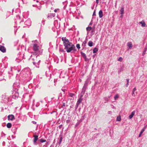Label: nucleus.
<instances>
[{
  "label": "nucleus",
  "mask_w": 147,
  "mask_h": 147,
  "mask_svg": "<svg viewBox=\"0 0 147 147\" xmlns=\"http://www.w3.org/2000/svg\"><path fill=\"white\" fill-rule=\"evenodd\" d=\"M96 13H95V11L94 10L93 13V16H96Z\"/></svg>",
  "instance_id": "obj_53"
},
{
  "label": "nucleus",
  "mask_w": 147,
  "mask_h": 147,
  "mask_svg": "<svg viewBox=\"0 0 147 147\" xmlns=\"http://www.w3.org/2000/svg\"><path fill=\"white\" fill-rule=\"evenodd\" d=\"M93 43L92 41H89L88 43V45L89 47H92L93 46Z\"/></svg>",
  "instance_id": "obj_26"
},
{
  "label": "nucleus",
  "mask_w": 147,
  "mask_h": 147,
  "mask_svg": "<svg viewBox=\"0 0 147 147\" xmlns=\"http://www.w3.org/2000/svg\"><path fill=\"white\" fill-rule=\"evenodd\" d=\"M127 46L130 49L132 47V45L131 42H129L127 43Z\"/></svg>",
  "instance_id": "obj_19"
},
{
  "label": "nucleus",
  "mask_w": 147,
  "mask_h": 147,
  "mask_svg": "<svg viewBox=\"0 0 147 147\" xmlns=\"http://www.w3.org/2000/svg\"><path fill=\"white\" fill-rule=\"evenodd\" d=\"M83 119H81L77 123V125L79 124L80 122H82V121L83 120Z\"/></svg>",
  "instance_id": "obj_42"
},
{
  "label": "nucleus",
  "mask_w": 147,
  "mask_h": 147,
  "mask_svg": "<svg viewBox=\"0 0 147 147\" xmlns=\"http://www.w3.org/2000/svg\"><path fill=\"white\" fill-rule=\"evenodd\" d=\"M136 90V87H135L134 88L133 90V91H135Z\"/></svg>",
  "instance_id": "obj_54"
},
{
  "label": "nucleus",
  "mask_w": 147,
  "mask_h": 147,
  "mask_svg": "<svg viewBox=\"0 0 147 147\" xmlns=\"http://www.w3.org/2000/svg\"><path fill=\"white\" fill-rule=\"evenodd\" d=\"M123 67H122L120 68V70L118 71L119 74L121 72L123 71Z\"/></svg>",
  "instance_id": "obj_39"
},
{
  "label": "nucleus",
  "mask_w": 147,
  "mask_h": 147,
  "mask_svg": "<svg viewBox=\"0 0 147 147\" xmlns=\"http://www.w3.org/2000/svg\"><path fill=\"white\" fill-rule=\"evenodd\" d=\"M86 43L87 42L86 41H84L83 42L82 45V46L83 47V49H84V48L86 46Z\"/></svg>",
  "instance_id": "obj_27"
},
{
  "label": "nucleus",
  "mask_w": 147,
  "mask_h": 147,
  "mask_svg": "<svg viewBox=\"0 0 147 147\" xmlns=\"http://www.w3.org/2000/svg\"><path fill=\"white\" fill-rule=\"evenodd\" d=\"M61 90L63 91L64 92H65V91L66 90L64 88H62L61 89Z\"/></svg>",
  "instance_id": "obj_49"
},
{
  "label": "nucleus",
  "mask_w": 147,
  "mask_h": 147,
  "mask_svg": "<svg viewBox=\"0 0 147 147\" xmlns=\"http://www.w3.org/2000/svg\"><path fill=\"white\" fill-rule=\"evenodd\" d=\"M76 47L78 49H80V45L79 44H77L76 45Z\"/></svg>",
  "instance_id": "obj_40"
},
{
  "label": "nucleus",
  "mask_w": 147,
  "mask_h": 147,
  "mask_svg": "<svg viewBox=\"0 0 147 147\" xmlns=\"http://www.w3.org/2000/svg\"><path fill=\"white\" fill-rule=\"evenodd\" d=\"M91 79V78H88L86 81L85 82V83L84 84V86H86L87 87L88 84H90V80Z\"/></svg>",
  "instance_id": "obj_7"
},
{
  "label": "nucleus",
  "mask_w": 147,
  "mask_h": 147,
  "mask_svg": "<svg viewBox=\"0 0 147 147\" xmlns=\"http://www.w3.org/2000/svg\"><path fill=\"white\" fill-rule=\"evenodd\" d=\"M59 9H55L54 10V12H57V10H59Z\"/></svg>",
  "instance_id": "obj_50"
},
{
  "label": "nucleus",
  "mask_w": 147,
  "mask_h": 147,
  "mask_svg": "<svg viewBox=\"0 0 147 147\" xmlns=\"http://www.w3.org/2000/svg\"><path fill=\"white\" fill-rule=\"evenodd\" d=\"M11 12L10 11H7L6 13V15L7 16V17H8L11 14Z\"/></svg>",
  "instance_id": "obj_29"
},
{
  "label": "nucleus",
  "mask_w": 147,
  "mask_h": 147,
  "mask_svg": "<svg viewBox=\"0 0 147 147\" xmlns=\"http://www.w3.org/2000/svg\"><path fill=\"white\" fill-rule=\"evenodd\" d=\"M36 1V3L35 5H36L37 7H40V3L39 2V1Z\"/></svg>",
  "instance_id": "obj_22"
},
{
  "label": "nucleus",
  "mask_w": 147,
  "mask_h": 147,
  "mask_svg": "<svg viewBox=\"0 0 147 147\" xmlns=\"http://www.w3.org/2000/svg\"><path fill=\"white\" fill-rule=\"evenodd\" d=\"M92 24H93V21H92V20H91L90 23L89 25H92Z\"/></svg>",
  "instance_id": "obj_51"
},
{
  "label": "nucleus",
  "mask_w": 147,
  "mask_h": 147,
  "mask_svg": "<svg viewBox=\"0 0 147 147\" xmlns=\"http://www.w3.org/2000/svg\"><path fill=\"white\" fill-rule=\"evenodd\" d=\"M73 107V105L71 106H70V108H72Z\"/></svg>",
  "instance_id": "obj_60"
},
{
  "label": "nucleus",
  "mask_w": 147,
  "mask_h": 147,
  "mask_svg": "<svg viewBox=\"0 0 147 147\" xmlns=\"http://www.w3.org/2000/svg\"><path fill=\"white\" fill-rule=\"evenodd\" d=\"M57 80H55H55H54V82H55H55H56V81H57Z\"/></svg>",
  "instance_id": "obj_64"
},
{
  "label": "nucleus",
  "mask_w": 147,
  "mask_h": 147,
  "mask_svg": "<svg viewBox=\"0 0 147 147\" xmlns=\"http://www.w3.org/2000/svg\"><path fill=\"white\" fill-rule=\"evenodd\" d=\"M145 127H144L143 129H142L140 134H139V137H140V136H141V135L142 134V133L144 132V131L145 130Z\"/></svg>",
  "instance_id": "obj_23"
},
{
  "label": "nucleus",
  "mask_w": 147,
  "mask_h": 147,
  "mask_svg": "<svg viewBox=\"0 0 147 147\" xmlns=\"http://www.w3.org/2000/svg\"><path fill=\"white\" fill-rule=\"evenodd\" d=\"M59 51L60 52H61V53H63V52H65L64 50L63 49H61V48H59Z\"/></svg>",
  "instance_id": "obj_36"
},
{
  "label": "nucleus",
  "mask_w": 147,
  "mask_h": 147,
  "mask_svg": "<svg viewBox=\"0 0 147 147\" xmlns=\"http://www.w3.org/2000/svg\"><path fill=\"white\" fill-rule=\"evenodd\" d=\"M92 29V27L91 26H88L86 28V30L87 31H89Z\"/></svg>",
  "instance_id": "obj_30"
},
{
  "label": "nucleus",
  "mask_w": 147,
  "mask_h": 147,
  "mask_svg": "<svg viewBox=\"0 0 147 147\" xmlns=\"http://www.w3.org/2000/svg\"><path fill=\"white\" fill-rule=\"evenodd\" d=\"M65 106V103H63V104L62 107H63V106Z\"/></svg>",
  "instance_id": "obj_57"
},
{
  "label": "nucleus",
  "mask_w": 147,
  "mask_h": 147,
  "mask_svg": "<svg viewBox=\"0 0 147 147\" xmlns=\"http://www.w3.org/2000/svg\"><path fill=\"white\" fill-rule=\"evenodd\" d=\"M32 123L33 124H36L37 123L36 122L34 121H32Z\"/></svg>",
  "instance_id": "obj_46"
},
{
  "label": "nucleus",
  "mask_w": 147,
  "mask_h": 147,
  "mask_svg": "<svg viewBox=\"0 0 147 147\" xmlns=\"http://www.w3.org/2000/svg\"><path fill=\"white\" fill-rule=\"evenodd\" d=\"M92 30H95V25L94 24V26L92 28Z\"/></svg>",
  "instance_id": "obj_48"
},
{
  "label": "nucleus",
  "mask_w": 147,
  "mask_h": 147,
  "mask_svg": "<svg viewBox=\"0 0 147 147\" xmlns=\"http://www.w3.org/2000/svg\"><path fill=\"white\" fill-rule=\"evenodd\" d=\"M134 92L135 91H132V95L133 96H135V94L134 93Z\"/></svg>",
  "instance_id": "obj_45"
},
{
  "label": "nucleus",
  "mask_w": 147,
  "mask_h": 147,
  "mask_svg": "<svg viewBox=\"0 0 147 147\" xmlns=\"http://www.w3.org/2000/svg\"><path fill=\"white\" fill-rule=\"evenodd\" d=\"M119 96L118 94H117L114 97L115 100H116L117 98H119Z\"/></svg>",
  "instance_id": "obj_31"
},
{
  "label": "nucleus",
  "mask_w": 147,
  "mask_h": 147,
  "mask_svg": "<svg viewBox=\"0 0 147 147\" xmlns=\"http://www.w3.org/2000/svg\"><path fill=\"white\" fill-rule=\"evenodd\" d=\"M98 14L100 18H102L103 16V12L102 10H100Z\"/></svg>",
  "instance_id": "obj_17"
},
{
  "label": "nucleus",
  "mask_w": 147,
  "mask_h": 147,
  "mask_svg": "<svg viewBox=\"0 0 147 147\" xmlns=\"http://www.w3.org/2000/svg\"><path fill=\"white\" fill-rule=\"evenodd\" d=\"M118 60L120 62H121L123 61V58L121 57H120Z\"/></svg>",
  "instance_id": "obj_41"
},
{
  "label": "nucleus",
  "mask_w": 147,
  "mask_h": 147,
  "mask_svg": "<svg viewBox=\"0 0 147 147\" xmlns=\"http://www.w3.org/2000/svg\"><path fill=\"white\" fill-rule=\"evenodd\" d=\"M98 1H96V3L97 4H98Z\"/></svg>",
  "instance_id": "obj_59"
},
{
  "label": "nucleus",
  "mask_w": 147,
  "mask_h": 147,
  "mask_svg": "<svg viewBox=\"0 0 147 147\" xmlns=\"http://www.w3.org/2000/svg\"><path fill=\"white\" fill-rule=\"evenodd\" d=\"M63 5H65V6L66 5L68 4L67 1H65L63 2Z\"/></svg>",
  "instance_id": "obj_38"
},
{
  "label": "nucleus",
  "mask_w": 147,
  "mask_h": 147,
  "mask_svg": "<svg viewBox=\"0 0 147 147\" xmlns=\"http://www.w3.org/2000/svg\"><path fill=\"white\" fill-rule=\"evenodd\" d=\"M37 55H34L32 59L33 61L32 63L33 65L36 67L39 68L41 61L39 59H38Z\"/></svg>",
  "instance_id": "obj_3"
},
{
  "label": "nucleus",
  "mask_w": 147,
  "mask_h": 147,
  "mask_svg": "<svg viewBox=\"0 0 147 147\" xmlns=\"http://www.w3.org/2000/svg\"><path fill=\"white\" fill-rule=\"evenodd\" d=\"M47 144V145H48L49 144V143L48 142H47L46 144Z\"/></svg>",
  "instance_id": "obj_61"
},
{
  "label": "nucleus",
  "mask_w": 147,
  "mask_h": 147,
  "mask_svg": "<svg viewBox=\"0 0 147 147\" xmlns=\"http://www.w3.org/2000/svg\"><path fill=\"white\" fill-rule=\"evenodd\" d=\"M32 49L34 51L33 55H38L42 54L43 50L42 49V46H39L37 44H34L33 45Z\"/></svg>",
  "instance_id": "obj_2"
},
{
  "label": "nucleus",
  "mask_w": 147,
  "mask_h": 147,
  "mask_svg": "<svg viewBox=\"0 0 147 147\" xmlns=\"http://www.w3.org/2000/svg\"><path fill=\"white\" fill-rule=\"evenodd\" d=\"M147 46L144 48V49H145L146 50H147Z\"/></svg>",
  "instance_id": "obj_58"
},
{
  "label": "nucleus",
  "mask_w": 147,
  "mask_h": 147,
  "mask_svg": "<svg viewBox=\"0 0 147 147\" xmlns=\"http://www.w3.org/2000/svg\"><path fill=\"white\" fill-rule=\"evenodd\" d=\"M146 51H147L145 49H144V51L142 53V56H144V55L145 54Z\"/></svg>",
  "instance_id": "obj_37"
},
{
  "label": "nucleus",
  "mask_w": 147,
  "mask_h": 147,
  "mask_svg": "<svg viewBox=\"0 0 147 147\" xmlns=\"http://www.w3.org/2000/svg\"><path fill=\"white\" fill-rule=\"evenodd\" d=\"M140 23L141 24V26L142 27H146V24L145 23L144 21V20H142L141 22H140Z\"/></svg>",
  "instance_id": "obj_18"
},
{
  "label": "nucleus",
  "mask_w": 147,
  "mask_h": 147,
  "mask_svg": "<svg viewBox=\"0 0 147 147\" xmlns=\"http://www.w3.org/2000/svg\"><path fill=\"white\" fill-rule=\"evenodd\" d=\"M82 97L80 96V97L78 99L77 102V104L79 105L81 103L83 100V98H82Z\"/></svg>",
  "instance_id": "obj_16"
},
{
  "label": "nucleus",
  "mask_w": 147,
  "mask_h": 147,
  "mask_svg": "<svg viewBox=\"0 0 147 147\" xmlns=\"http://www.w3.org/2000/svg\"><path fill=\"white\" fill-rule=\"evenodd\" d=\"M43 147H47V146L45 145H44L43 146Z\"/></svg>",
  "instance_id": "obj_62"
},
{
  "label": "nucleus",
  "mask_w": 147,
  "mask_h": 147,
  "mask_svg": "<svg viewBox=\"0 0 147 147\" xmlns=\"http://www.w3.org/2000/svg\"><path fill=\"white\" fill-rule=\"evenodd\" d=\"M69 96L72 98H74L75 96V94L73 93L69 92L68 93Z\"/></svg>",
  "instance_id": "obj_21"
},
{
  "label": "nucleus",
  "mask_w": 147,
  "mask_h": 147,
  "mask_svg": "<svg viewBox=\"0 0 147 147\" xmlns=\"http://www.w3.org/2000/svg\"><path fill=\"white\" fill-rule=\"evenodd\" d=\"M0 51L4 53L6 52V49L4 46L0 45Z\"/></svg>",
  "instance_id": "obj_10"
},
{
  "label": "nucleus",
  "mask_w": 147,
  "mask_h": 147,
  "mask_svg": "<svg viewBox=\"0 0 147 147\" xmlns=\"http://www.w3.org/2000/svg\"><path fill=\"white\" fill-rule=\"evenodd\" d=\"M65 49L67 53H75L76 51L75 46L72 42L69 41L66 37H62L61 38Z\"/></svg>",
  "instance_id": "obj_1"
},
{
  "label": "nucleus",
  "mask_w": 147,
  "mask_h": 147,
  "mask_svg": "<svg viewBox=\"0 0 147 147\" xmlns=\"http://www.w3.org/2000/svg\"><path fill=\"white\" fill-rule=\"evenodd\" d=\"M120 14L122 15L124 13V8L123 7H121V9L120 10Z\"/></svg>",
  "instance_id": "obj_25"
},
{
  "label": "nucleus",
  "mask_w": 147,
  "mask_h": 147,
  "mask_svg": "<svg viewBox=\"0 0 147 147\" xmlns=\"http://www.w3.org/2000/svg\"><path fill=\"white\" fill-rule=\"evenodd\" d=\"M87 88V87L84 86H83L82 89V91L81 92V94H82L81 95V97H82L84 95V94H85Z\"/></svg>",
  "instance_id": "obj_8"
},
{
  "label": "nucleus",
  "mask_w": 147,
  "mask_h": 147,
  "mask_svg": "<svg viewBox=\"0 0 147 147\" xmlns=\"http://www.w3.org/2000/svg\"><path fill=\"white\" fill-rule=\"evenodd\" d=\"M55 16V13H49L47 17L48 19H50L54 17Z\"/></svg>",
  "instance_id": "obj_12"
},
{
  "label": "nucleus",
  "mask_w": 147,
  "mask_h": 147,
  "mask_svg": "<svg viewBox=\"0 0 147 147\" xmlns=\"http://www.w3.org/2000/svg\"><path fill=\"white\" fill-rule=\"evenodd\" d=\"M83 119H81L77 123V125L79 124L80 122H82V121L83 120Z\"/></svg>",
  "instance_id": "obj_43"
},
{
  "label": "nucleus",
  "mask_w": 147,
  "mask_h": 147,
  "mask_svg": "<svg viewBox=\"0 0 147 147\" xmlns=\"http://www.w3.org/2000/svg\"><path fill=\"white\" fill-rule=\"evenodd\" d=\"M86 116V115L85 114H84L82 117L81 119H82L84 120L85 119V117Z\"/></svg>",
  "instance_id": "obj_44"
},
{
  "label": "nucleus",
  "mask_w": 147,
  "mask_h": 147,
  "mask_svg": "<svg viewBox=\"0 0 147 147\" xmlns=\"http://www.w3.org/2000/svg\"><path fill=\"white\" fill-rule=\"evenodd\" d=\"M111 106H112V108L113 109H116V107L114 106L113 105H112Z\"/></svg>",
  "instance_id": "obj_52"
},
{
  "label": "nucleus",
  "mask_w": 147,
  "mask_h": 147,
  "mask_svg": "<svg viewBox=\"0 0 147 147\" xmlns=\"http://www.w3.org/2000/svg\"><path fill=\"white\" fill-rule=\"evenodd\" d=\"M98 48L96 47H95L93 49V53H95L98 51Z\"/></svg>",
  "instance_id": "obj_24"
},
{
  "label": "nucleus",
  "mask_w": 147,
  "mask_h": 147,
  "mask_svg": "<svg viewBox=\"0 0 147 147\" xmlns=\"http://www.w3.org/2000/svg\"><path fill=\"white\" fill-rule=\"evenodd\" d=\"M79 104H76V105L75 106V111H77V109H78V107L79 106Z\"/></svg>",
  "instance_id": "obj_35"
},
{
  "label": "nucleus",
  "mask_w": 147,
  "mask_h": 147,
  "mask_svg": "<svg viewBox=\"0 0 147 147\" xmlns=\"http://www.w3.org/2000/svg\"><path fill=\"white\" fill-rule=\"evenodd\" d=\"M11 98L6 96L4 98L3 101L5 103L9 104H11L10 102L11 101Z\"/></svg>",
  "instance_id": "obj_5"
},
{
  "label": "nucleus",
  "mask_w": 147,
  "mask_h": 147,
  "mask_svg": "<svg viewBox=\"0 0 147 147\" xmlns=\"http://www.w3.org/2000/svg\"><path fill=\"white\" fill-rule=\"evenodd\" d=\"M121 120V118L120 116H118L117 118V120L118 121H120Z\"/></svg>",
  "instance_id": "obj_33"
},
{
  "label": "nucleus",
  "mask_w": 147,
  "mask_h": 147,
  "mask_svg": "<svg viewBox=\"0 0 147 147\" xmlns=\"http://www.w3.org/2000/svg\"><path fill=\"white\" fill-rule=\"evenodd\" d=\"M38 142H40L41 143H43L45 142H46V140L45 139H44L43 138H41L39 140H38Z\"/></svg>",
  "instance_id": "obj_20"
},
{
  "label": "nucleus",
  "mask_w": 147,
  "mask_h": 147,
  "mask_svg": "<svg viewBox=\"0 0 147 147\" xmlns=\"http://www.w3.org/2000/svg\"><path fill=\"white\" fill-rule=\"evenodd\" d=\"M70 122V120H69V119H67L66 121V122L67 123H69Z\"/></svg>",
  "instance_id": "obj_47"
},
{
  "label": "nucleus",
  "mask_w": 147,
  "mask_h": 147,
  "mask_svg": "<svg viewBox=\"0 0 147 147\" xmlns=\"http://www.w3.org/2000/svg\"><path fill=\"white\" fill-rule=\"evenodd\" d=\"M7 119L8 120L12 121L15 119L14 115H10L7 116Z\"/></svg>",
  "instance_id": "obj_9"
},
{
  "label": "nucleus",
  "mask_w": 147,
  "mask_h": 147,
  "mask_svg": "<svg viewBox=\"0 0 147 147\" xmlns=\"http://www.w3.org/2000/svg\"><path fill=\"white\" fill-rule=\"evenodd\" d=\"M126 80L127 81V83L126 84V87H127L129 85V79L127 78L126 79Z\"/></svg>",
  "instance_id": "obj_32"
},
{
  "label": "nucleus",
  "mask_w": 147,
  "mask_h": 147,
  "mask_svg": "<svg viewBox=\"0 0 147 147\" xmlns=\"http://www.w3.org/2000/svg\"><path fill=\"white\" fill-rule=\"evenodd\" d=\"M62 125H60L59 126V127L60 129H61V127H62Z\"/></svg>",
  "instance_id": "obj_55"
},
{
  "label": "nucleus",
  "mask_w": 147,
  "mask_h": 147,
  "mask_svg": "<svg viewBox=\"0 0 147 147\" xmlns=\"http://www.w3.org/2000/svg\"><path fill=\"white\" fill-rule=\"evenodd\" d=\"M12 96L13 98L16 99L18 98L19 96V93L18 92V90L15 89L12 91Z\"/></svg>",
  "instance_id": "obj_4"
},
{
  "label": "nucleus",
  "mask_w": 147,
  "mask_h": 147,
  "mask_svg": "<svg viewBox=\"0 0 147 147\" xmlns=\"http://www.w3.org/2000/svg\"><path fill=\"white\" fill-rule=\"evenodd\" d=\"M95 30H94L92 29V30L90 32V34L91 36L94 34L95 32Z\"/></svg>",
  "instance_id": "obj_34"
},
{
  "label": "nucleus",
  "mask_w": 147,
  "mask_h": 147,
  "mask_svg": "<svg viewBox=\"0 0 147 147\" xmlns=\"http://www.w3.org/2000/svg\"><path fill=\"white\" fill-rule=\"evenodd\" d=\"M111 113H112L111 111H109L108 113V114H111Z\"/></svg>",
  "instance_id": "obj_56"
},
{
  "label": "nucleus",
  "mask_w": 147,
  "mask_h": 147,
  "mask_svg": "<svg viewBox=\"0 0 147 147\" xmlns=\"http://www.w3.org/2000/svg\"><path fill=\"white\" fill-rule=\"evenodd\" d=\"M59 138H58V140H59V141L58 142L57 144H58L59 145H60L62 142V140L63 139L62 136L61 135H60L59 136Z\"/></svg>",
  "instance_id": "obj_13"
},
{
  "label": "nucleus",
  "mask_w": 147,
  "mask_h": 147,
  "mask_svg": "<svg viewBox=\"0 0 147 147\" xmlns=\"http://www.w3.org/2000/svg\"><path fill=\"white\" fill-rule=\"evenodd\" d=\"M33 143L34 145H36L39 144V143H37V141L38 140V135H34L33 136Z\"/></svg>",
  "instance_id": "obj_6"
},
{
  "label": "nucleus",
  "mask_w": 147,
  "mask_h": 147,
  "mask_svg": "<svg viewBox=\"0 0 147 147\" xmlns=\"http://www.w3.org/2000/svg\"><path fill=\"white\" fill-rule=\"evenodd\" d=\"M23 21H21L20 22V24H21V23H23Z\"/></svg>",
  "instance_id": "obj_63"
},
{
  "label": "nucleus",
  "mask_w": 147,
  "mask_h": 147,
  "mask_svg": "<svg viewBox=\"0 0 147 147\" xmlns=\"http://www.w3.org/2000/svg\"><path fill=\"white\" fill-rule=\"evenodd\" d=\"M80 53L81 56L83 57L85 61H86L87 60V58L85 53L82 52H81Z\"/></svg>",
  "instance_id": "obj_14"
},
{
  "label": "nucleus",
  "mask_w": 147,
  "mask_h": 147,
  "mask_svg": "<svg viewBox=\"0 0 147 147\" xmlns=\"http://www.w3.org/2000/svg\"><path fill=\"white\" fill-rule=\"evenodd\" d=\"M135 111H134L131 113V115H130L129 117V119H130L133 117L135 113Z\"/></svg>",
  "instance_id": "obj_15"
},
{
  "label": "nucleus",
  "mask_w": 147,
  "mask_h": 147,
  "mask_svg": "<svg viewBox=\"0 0 147 147\" xmlns=\"http://www.w3.org/2000/svg\"><path fill=\"white\" fill-rule=\"evenodd\" d=\"M25 24L28 26H30L31 25V21L29 20L28 19L24 22Z\"/></svg>",
  "instance_id": "obj_11"
},
{
  "label": "nucleus",
  "mask_w": 147,
  "mask_h": 147,
  "mask_svg": "<svg viewBox=\"0 0 147 147\" xmlns=\"http://www.w3.org/2000/svg\"><path fill=\"white\" fill-rule=\"evenodd\" d=\"M7 127L8 128H10L12 126L11 124V123H8L6 125Z\"/></svg>",
  "instance_id": "obj_28"
}]
</instances>
